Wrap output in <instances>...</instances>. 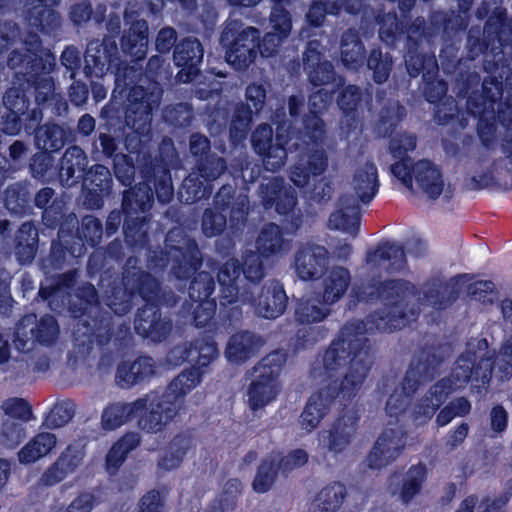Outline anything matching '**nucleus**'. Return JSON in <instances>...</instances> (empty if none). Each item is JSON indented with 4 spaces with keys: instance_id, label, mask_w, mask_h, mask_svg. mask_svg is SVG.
Masks as SVG:
<instances>
[{
    "instance_id": "nucleus-1",
    "label": "nucleus",
    "mask_w": 512,
    "mask_h": 512,
    "mask_svg": "<svg viewBox=\"0 0 512 512\" xmlns=\"http://www.w3.org/2000/svg\"><path fill=\"white\" fill-rule=\"evenodd\" d=\"M359 302L381 300L383 307L370 313L366 322L346 323L323 355V368L332 373L348 365L344 378L329 383L312 393L301 413L300 423L308 432L314 430L338 399L347 407L356 397L373 364L369 339L365 336L369 325L379 332L391 333L408 326L419 317V311L410 306V299L418 294L416 286L405 279L375 281L353 289Z\"/></svg>"
},
{
    "instance_id": "nucleus-2",
    "label": "nucleus",
    "mask_w": 512,
    "mask_h": 512,
    "mask_svg": "<svg viewBox=\"0 0 512 512\" xmlns=\"http://www.w3.org/2000/svg\"><path fill=\"white\" fill-rule=\"evenodd\" d=\"M168 356L176 365L185 362L192 365L178 374L162 393L151 391L132 402L109 403L101 414L104 430H116L136 419L137 427L146 434L164 431L178 415L185 395L201 382L209 365L219 356V350L213 336L205 335L174 346Z\"/></svg>"
},
{
    "instance_id": "nucleus-3",
    "label": "nucleus",
    "mask_w": 512,
    "mask_h": 512,
    "mask_svg": "<svg viewBox=\"0 0 512 512\" xmlns=\"http://www.w3.org/2000/svg\"><path fill=\"white\" fill-rule=\"evenodd\" d=\"M104 302L112 313L123 316L129 313L134 300L139 297L143 305L134 317L135 333L153 343L165 341L172 332L170 317L162 314V306H174L179 297L162 287L161 282L141 266L137 256H129L122 268L120 280L114 279L104 289Z\"/></svg>"
},
{
    "instance_id": "nucleus-4",
    "label": "nucleus",
    "mask_w": 512,
    "mask_h": 512,
    "mask_svg": "<svg viewBox=\"0 0 512 512\" xmlns=\"http://www.w3.org/2000/svg\"><path fill=\"white\" fill-rule=\"evenodd\" d=\"M152 134L128 132L124 139L127 151L135 155L142 181L122 192L123 215H150L156 198L162 204L169 203L174 194L171 163L176 155L173 141L165 137L159 152L153 155Z\"/></svg>"
},
{
    "instance_id": "nucleus-5",
    "label": "nucleus",
    "mask_w": 512,
    "mask_h": 512,
    "mask_svg": "<svg viewBox=\"0 0 512 512\" xmlns=\"http://www.w3.org/2000/svg\"><path fill=\"white\" fill-rule=\"evenodd\" d=\"M67 311L73 320L72 335L81 352L90 353L94 344L102 351L110 344L116 353L126 352L133 344L129 322L116 326L111 312L101 307L99 294L90 282L79 285L68 301Z\"/></svg>"
},
{
    "instance_id": "nucleus-6",
    "label": "nucleus",
    "mask_w": 512,
    "mask_h": 512,
    "mask_svg": "<svg viewBox=\"0 0 512 512\" xmlns=\"http://www.w3.org/2000/svg\"><path fill=\"white\" fill-rule=\"evenodd\" d=\"M164 59L153 55L148 59L145 69L139 62L118 68L116 89L126 96L124 108V126L129 132L152 134L153 111L160 105L163 88L161 85Z\"/></svg>"
},
{
    "instance_id": "nucleus-7",
    "label": "nucleus",
    "mask_w": 512,
    "mask_h": 512,
    "mask_svg": "<svg viewBox=\"0 0 512 512\" xmlns=\"http://www.w3.org/2000/svg\"><path fill=\"white\" fill-rule=\"evenodd\" d=\"M25 51L14 49L10 52L7 65L15 72V79L27 88L29 96L35 97V106L50 109L54 116H64L68 112V103L64 95L56 92L51 72L56 66V57L50 49L44 48L40 36L28 33Z\"/></svg>"
},
{
    "instance_id": "nucleus-8",
    "label": "nucleus",
    "mask_w": 512,
    "mask_h": 512,
    "mask_svg": "<svg viewBox=\"0 0 512 512\" xmlns=\"http://www.w3.org/2000/svg\"><path fill=\"white\" fill-rule=\"evenodd\" d=\"M505 65L488 63V74L481 84V93H472L466 100L467 112L477 118V135L484 146H489L495 137L497 124L505 130L512 128V91L503 98V74Z\"/></svg>"
},
{
    "instance_id": "nucleus-9",
    "label": "nucleus",
    "mask_w": 512,
    "mask_h": 512,
    "mask_svg": "<svg viewBox=\"0 0 512 512\" xmlns=\"http://www.w3.org/2000/svg\"><path fill=\"white\" fill-rule=\"evenodd\" d=\"M260 201L265 210L273 207L281 216V226L269 222L259 232L256 249L264 257L276 255L288 246L283 237L286 234L295 235L302 227L304 216L301 209H296L298 203L295 192L285 186L281 177H273L259 188Z\"/></svg>"
},
{
    "instance_id": "nucleus-10",
    "label": "nucleus",
    "mask_w": 512,
    "mask_h": 512,
    "mask_svg": "<svg viewBox=\"0 0 512 512\" xmlns=\"http://www.w3.org/2000/svg\"><path fill=\"white\" fill-rule=\"evenodd\" d=\"M335 92L336 88H320L309 95V113L303 116L300 131L307 153L291 167L289 175L298 188L308 186L312 177L322 175L328 167V155L322 147L326 129L321 113L332 103Z\"/></svg>"
},
{
    "instance_id": "nucleus-11",
    "label": "nucleus",
    "mask_w": 512,
    "mask_h": 512,
    "mask_svg": "<svg viewBox=\"0 0 512 512\" xmlns=\"http://www.w3.org/2000/svg\"><path fill=\"white\" fill-rule=\"evenodd\" d=\"M399 11H401L399 9ZM411 12V10L409 11ZM401 16V20L395 11L379 14L377 23L379 25V38L382 42L389 46H395L402 39L405 43V65L409 64L410 57L427 58L435 56L433 53H421L419 51L423 40L428 43L432 42L438 35L443 34L450 36L451 32L445 23L446 15L444 11H432L429 15V23L422 16L416 17L409 24L406 22L410 19V13Z\"/></svg>"
},
{
    "instance_id": "nucleus-12",
    "label": "nucleus",
    "mask_w": 512,
    "mask_h": 512,
    "mask_svg": "<svg viewBox=\"0 0 512 512\" xmlns=\"http://www.w3.org/2000/svg\"><path fill=\"white\" fill-rule=\"evenodd\" d=\"M512 39V17L508 18L507 10L503 7H496L489 15L483 28V37L474 35L470 30L467 35L466 48L470 60H475L483 55V69L488 63L505 65L507 71L503 79H509L510 64L503 58V49Z\"/></svg>"
},
{
    "instance_id": "nucleus-13",
    "label": "nucleus",
    "mask_w": 512,
    "mask_h": 512,
    "mask_svg": "<svg viewBox=\"0 0 512 512\" xmlns=\"http://www.w3.org/2000/svg\"><path fill=\"white\" fill-rule=\"evenodd\" d=\"M236 186V182L234 185L223 184L213 197L214 207L204 210L201 227L206 237L221 235L226 229L228 220L232 228L245 224L249 198L243 193L236 195Z\"/></svg>"
},
{
    "instance_id": "nucleus-14",
    "label": "nucleus",
    "mask_w": 512,
    "mask_h": 512,
    "mask_svg": "<svg viewBox=\"0 0 512 512\" xmlns=\"http://www.w3.org/2000/svg\"><path fill=\"white\" fill-rule=\"evenodd\" d=\"M406 69L411 78L422 74V94L424 99L434 104V121L441 126L449 124L455 117L456 102L446 97L448 83L439 78V66L435 56L420 58L410 57Z\"/></svg>"
},
{
    "instance_id": "nucleus-15",
    "label": "nucleus",
    "mask_w": 512,
    "mask_h": 512,
    "mask_svg": "<svg viewBox=\"0 0 512 512\" xmlns=\"http://www.w3.org/2000/svg\"><path fill=\"white\" fill-rule=\"evenodd\" d=\"M203 264L202 254L195 239L183 237L181 245L149 249L147 266L154 272H164L170 266L171 275L180 281L189 280Z\"/></svg>"
},
{
    "instance_id": "nucleus-16",
    "label": "nucleus",
    "mask_w": 512,
    "mask_h": 512,
    "mask_svg": "<svg viewBox=\"0 0 512 512\" xmlns=\"http://www.w3.org/2000/svg\"><path fill=\"white\" fill-rule=\"evenodd\" d=\"M3 104L7 112L1 118L0 128L6 135L14 136L22 130L27 135H32L43 119L40 107L30 108L28 90L15 78L13 86L3 96Z\"/></svg>"
},
{
    "instance_id": "nucleus-17",
    "label": "nucleus",
    "mask_w": 512,
    "mask_h": 512,
    "mask_svg": "<svg viewBox=\"0 0 512 512\" xmlns=\"http://www.w3.org/2000/svg\"><path fill=\"white\" fill-rule=\"evenodd\" d=\"M260 30L243 27L241 21L233 20L222 30L220 44L225 49L226 62L235 70L245 71L255 62L259 52Z\"/></svg>"
},
{
    "instance_id": "nucleus-18",
    "label": "nucleus",
    "mask_w": 512,
    "mask_h": 512,
    "mask_svg": "<svg viewBox=\"0 0 512 512\" xmlns=\"http://www.w3.org/2000/svg\"><path fill=\"white\" fill-rule=\"evenodd\" d=\"M286 360L287 355L284 351L275 350L258 362L255 367L256 378L248 388L251 410L262 409L276 398L278 378Z\"/></svg>"
},
{
    "instance_id": "nucleus-19",
    "label": "nucleus",
    "mask_w": 512,
    "mask_h": 512,
    "mask_svg": "<svg viewBox=\"0 0 512 512\" xmlns=\"http://www.w3.org/2000/svg\"><path fill=\"white\" fill-rule=\"evenodd\" d=\"M289 135L280 134L267 123L260 124L252 132L251 144L257 155L262 158L267 171L277 172L284 166L288 151L298 149V144H290Z\"/></svg>"
},
{
    "instance_id": "nucleus-20",
    "label": "nucleus",
    "mask_w": 512,
    "mask_h": 512,
    "mask_svg": "<svg viewBox=\"0 0 512 512\" xmlns=\"http://www.w3.org/2000/svg\"><path fill=\"white\" fill-rule=\"evenodd\" d=\"M398 121L381 114L379 127L383 128L384 136L390 137L389 152L397 161L391 165L390 170L394 177L399 179L405 187L411 186V162L412 158L408 152L413 151L417 146V137L412 133L402 132L392 135L396 131Z\"/></svg>"
},
{
    "instance_id": "nucleus-21",
    "label": "nucleus",
    "mask_w": 512,
    "mask_h": 512,
    "mask_svg": "<svg viewBox=\"0 0 512 512\" xmlns=\"http://www.w3.org/2000/svg\"><path fill=\"white\" fill-rule=\"evenodd\" d=\"M242 303L249 304L257 316L264 319H276L281 316L288 304L283 284L276 279L265 283L261 288L244 287L240 294Z\"/></svg>"
},
{
    "instance_id": "nucleus-22",
    "label": "nucleus",
    "mask_w": 512,
    "mask_h": 512,
    "mask_svg": "<svg viewBox=\"0 0 512 512\" xmlns=\"http://www.w3.org/2000/svg\"><path fill=\"white\" fill-rule=\"evenodd\" d=\"M82 72L87 79L102 78L107 72L114 74L125 65L119 55L117 42L113 38H103L102 41L92 40L87 44L84 53ZM116 83V79H114ZM118 91L116 88L114 92Z\"/></svg>"
},
{
    "instance_id": "nucleus-23",
    "label": "nucleus",
    "mask_w": 512,
    "mask_h": 512,
    "mask_svg": "<svg viewBox=\"0 0 512 512\" xmlns=\"http://www.w3.org/2000/svg\"><path fill=\"white\" fill-rule=\"evenodd\" d=\"M81 181L84 206L89 210L101 209L113 188V176L109 168L103 164H94L86 170Z\"/></svg>"
},
{
    "instance_id": "nucleus-24",
    "label": "nucleus",
    "mask_w": 512,
    "mask_h": 512,
    "mask_svg": "<svg viewBox=\"0 0 512 512\" xmlns=\"http://www.w3.org/2000/svg\"><path fill=\"white\" fill-rule=\"evenodd\" d=\"M442 363V358L431 350H422L409 365L401 382L402 392L412 397L420 385L434 379Z\"/></svg>"
},
{
    "instance_id": "nucleus-25",
    "label": "nucleus",
    "mask_w": 512,
    "mask_h": 512,
    "mask_svg": "<svg viewBox=\"0 0 512 512\" xmlns=\"http://www.w3.org/2000/svg\"><path fill=\"white\" fill-rule=\"evenodd\" d=\"M405 440L404 432L385 428L366 457L368 468L379 470L395 461L405 447Z\"/></svg>"
},
{
    "instance_id": "nucleus-26",
    "label": "nucleus",
    "mask_w": 512,
    "mask_h": 512,
    "mask_svg": "<svg viewBox=\"0 0 512 512\" xmlns=\"http://www.w3.org/2000/svg\"><path fill=\"white\" fill-rule=\"evenodd\" d=\"M16 334H20L35 343L50 347L56 343L60 327L57 319L50 314H45L37 319L35 313L26 314L16 324Z\"/></svg>"
},
{
    "instance_id": "nucleus-27",
    "label": "nucleus",
    "mask_w": 512,
    "mask_h": 512,
    "mask_svg": "<svg viewBox=\"0 0 512 512\" xmlns=\"http://www.w3.org/2000/svg\"><path fill=\"white\" fill-rule=\"evenodd\" d=\"M303 69L313 87L333 84L337 78L334 66L325 58L322 45L318 40L307 42L303 52Z\"/></svg>"
},
{
    "instance_id": "nucleus-28",
    "label": "nucleus",
    "mask_w": 512,
    "mask_h": 512,
    "mask_svg": "<svg viewBox=\"0 0 512 512\" xmlns=\"http://www.w3.org/2000/svg\"><path fill=\"white\" fill-rule=\"evenodd\" d=\"M204 48L197 38L186 37L176 44L173 51L174 64L180 68L176 78L179 82L190 83L200 73Z\"/></svg>"
},
{
    "instance_id": "nucleus-29",
    "label": "nucleus",
    "mask_w": 512,
    "mask_h": 512,
    "mask_svg": "<svg viewBox=\"0 0 512 512\" xmlns=\"http://www.w3.org/2000/svg\"><path fill=\"white\" fill-rule=\"evenodd\" d=\"M156 373V362L149 355H139L133 361L123 360L116 368L115 382L122 389L144 384Z\"/></svg>"
},
{
    "instance_id": "nucleus-30",
    "label": "nucleus",
    "mask_w": 512,
    "mask_h": 512,
    "mask_svg": "<svg viewBox=\"0 0 512 512\" xmlns=\"http://www.w3.org/2000/svg\"><path fill=\"white\" fill-rule=\"evenodd\" d=\"M60 0H27V24L45 35H51L61 26L60 14L54 9Z\"/></svg>"
},
{
    "instance_id": "nucleus-31",
    "label": "nucleus",
    "mask_w": 512,
    "mask_h": 512,
    "mask_svg": "<svg viewBox=\"0 0 512 512\" xmlns=\"http://www.w3.org/2000/svg\"><path fill=\"white\" fill-rule=\"evenodd\" d=\"M86 254L81 239L78 236H72L67 233V237L52 240L50 251L47 257L42 258L40 265L42 270L49 274L53 271L62 270L66 264L67 256L72 258H80Z\"/></svg>"
},
{
    "instance_id": "nucleus-32",
    "label": "nucleus",
    "mask_w": 512,
    "mask_h": 512,
    "mask_svg": "<svg viewBox=\"0 0 512 512\" xmlns=\"http://www.w3.org/2000/svg\"><path fill=\"white\" fill-rule=\"evenodd\" d=\"M361 206L354 194H343L339 197L337 208L328 219V225L333 230H339L352 236L360 231Z\"/></svg>"
},
{
    "instance_id": "nucleus-33",
    "label": "nucleus",
    "mask_w": 512,
    "mask_h": 512,
    "mask_svg": "<svg viewBox=\"0 0 512 512\" xmlns=\"http://www.w3.org/2000/svg\"><path fill=\"white\" fill-rule=\"evenodd\" d=\"M85 457L84 448L68 445L42 474L41 482L45 486H54L68 475L75 473L82 465Z\"/></svg>"
},
{
    "instance_id": "nucleus-34",
    "label": "nucleus",
    "mask_w": 512,
    "mask_h": 512,
    "mask_svg": "<svg viewBox=\"0 0 512 512\" xmlns=\"http://www.w3.org/2000/svg\"><path fill=\"white\" fill-rule=\"evenodd\" d=\"M327 264V250L322 246L302 247L296 251L295 271L301 280L319 279L326 271Z\"/></svg>"
},
{
    "instance_id": "nucleus-35",
    "label": "nucleus",
    "mask_w": 512,
    "mask_h": 512,
    "mask_svg": "<svg viewBox=\"0 0 512 512\" xmlns=\"http://www.w3.org/2000/svg\"><path fill=\"white\" fill-rule=\"evenodd\" d=\"M364 0H313L306 14V20L311 27L323 26L326 15H339L345 11L350 15H358L364 8Z\"/></svg>"
},
{
    "instance_id": "nucleus-36",
    "label": "nucleus",
    "mask_w": 512,
    "mask_h": 512,
    "mask_svg": "<svg viewBox=\"0 0 512 512\" xmlns=\"http://www.w3.org/2000/svg\"><path fill=\"white\" fill-rule=\"evenodd\" d=\"M411 186L413 188V179H415L419 188L428 195L429 198L435 200L443 192L444 181L441 170L431 160L422 159L417 162H411Z\"/></svg>"
},
{
    "instance_id": "nucleus-37",
    "label": "nucleus",
    "mask_w": 512,
    "mask_h": 512,
    "mask_svg": "<svg viewBox=\"0 0 512 512\" xmlns=\"http://www.w3.org/2000/svg\"><path fill=\"white\" fill-rule=\"evenodd\" d=\"M149 27L144 19H135L128 29L124 30L120 38V47L124 55L130 57L131 62H140L146 58L148 52Z\"/></svg>"
},
{
    "instance_id": "nucleus-38",
    "label": "nucleus",
    "mask_w": 512,
    "mask_h": 512,
    "mask_svg": "<svg viewBox=\"0 0 512 512\" xmlns=\"http://www.w3.org/2000/svg\"><path fill=\"white\" fill-rule=\"evenodd\" d=\"M101 116L106 119V124H100L96 139L93 142V152H100L106 160H113L119 152V141L110 133V127L114 126L115 119L121 118V111L113 105L107 104L101 109Z\"/></svg>"
},
{
    "instance_id": "nucleus-39",
    "label": "nucleus",
    "mask_w": 512,
    "mask_h": 512,
    "mask_svg": "<svg viewBox=\"0 0 512 512\" xmlns=\"http://www.w3.org/2000/svg\"><path fill=\"white\" fill-rule=\"evenodd\" d=\"M88 158L79 146L68 147L59 161L58 177L64 187L77 185L86 172Z\"/></svg>"
},
{
    "instance_id": "nucleus-40",
    "label": "nucleus",
    "mask_w": 512,
    "mask_h": 512,
    "mask_svg": "<svg viewBox=\"0 0 512 512\" xmlns=\"http://www.w3.org/2000/svg\"><path fill=\"white\" fill-rule=\"evenodd\" d=\"M34 135L35 146L42 151L59 152L64 146L74 141L73 130L53 122L39 123Z\"/></svg>"
},
{
    "instance_id": "nucleus-41",
    "label": "nucleus",
    "mask_w": 512,
    "mask_h": 512,
    "mask_svg": "<svg viewBox=\"0 0 512 512\" xmlns=\"http://www.w3.org/2000/svg\"><path fill=\"white\" fill-rule=\"evenodd\" d=\"M460 296L456 284L432 277L423 283V301L437 311H443L454 304Z\"/></svg>"
},
{
    "instance_id": "nucleus-42",
    "label": "nucleus",
    "mask_w": 512,
    "mask_h": 512,
    "mask_svg": "<svg viewBox=\"0 0 512 512\" xmlns=\"http://www.w3.org/2000/svg\"><path fill=\"white\" fill-rule=\"evenodd\" d=\"M262 337L250 331H240L232 335L228 341L225 355L229 362L243 364L254 356L263 346Z\"/></svg>"
},
{
    "instance_id": "nucleus-43",
    "label": "nucleus",
    "mask_w": 512,
    "mask_h": 512,
    "mask_svg": "<svg viewBox=\"0 0 512 512\" xmlns=\"http://www.w3.org/2000/svg\"><path fill=\"white\" fill-rule=\"evenodd\" d=\"M67 204L62 197H56L51 204L42 211V223L51 230H58L60 238L72 233V228L78 224V219L73 212H67Z\"/></svg>"
},
{
    "instance_id": "nucleus-44",
    "label": "nucleus",
    "mask_w": 512,
    "mask_h": 512,
    "mask_svg": "<svg viewBox=\"0 0 512 512\" xmlns=\"http://www.w3.org/2000/svg\"><path fill=\"white\" fill-rule=\"evenodd\" d=\"M379 186L378 169L373 162L367 161L355 170L352 187L358 202L369 204L377 195Z\"/></svg>"
},
{
    "instance_id": "nucleus-45",
    "label": "nucleus",
    "mask_w": 512,
    "mask_h": 512,
    "mask_svg": "<svg viewBox=\"0 0 512 512\" xmlns=\"http://www.w3.org/2000/svg\"><path fill=\"white\" fill-rule=\"evenodd\" d=\"M39 233L32 221L20 225L14 238V253L21 265L30 264L38 251Z\"/></svg>"
},
{
    "instance_id": "nucleus-46",
    "label": "nucleus",
    "mask_w": 512,
    "mask_h": 512,
    "mask_svg": "<svg viewBox=\"0 0 512 512\" xmlns=\"http://www.w3.org/2000/svg\"><path fill=\"white\" fill-rule=\"evenodd\" d=\"M366 263L375 266L387 263L386 270L389 273L399 272L406 265L405 250L400 244L381 243L374 250L367 252Z\"/></svg>"
},
{
    "instance_id": "nucleus-47",
    "label": "nucleus",
    "mask_w": 512,
    "mask_h": 512,
    "mask_svg": "<svg viewBox=\"0 0 512 512\" xmlns=\"http://www.w3.org/2000/svg\"><path fill=\"white\" fill-rule=\"evenodd\" d=\"M337 105L342 112L341 123L348 131L356 128L359 120V110L362 107L363 92L354 84L344 86L337 96Z\"/></svg>"
},
{
    "instance_id": "nucleus-48",
    "label": "nucleus",
    "mask_w": 512,
    "mask_h": 512,
    "mask_svg": "<svg viewBox=\"0 0 512 512\" xmlns=\"http://www.w3.org/2000/svg\"><path fill=\"white\" fill-rule=\"evenodd\" d=\"M358 422L357 415L339 416L328 431V450L334 454L342 453L351 443L358 428Z\"/></svg>"
},
{
    "instance_id": "nucleus-49",
    "label": "nucleus",
    "mask_w": 512,
    "mask_h": 512,
    "mask_svg": "<svg viewBox=\"0 0 512 512\" xmlns=\"http://www.w3.org/2000/svg\"><path fill=\"white\" fill-rule=\"evenodd\" d=\"M341 60L345 67L358 70L365 64L366 49L356 29L343 32L340 42Z\"/></svg>"
},
{
    "instance_id": "nucleus-50",
    "label": "nucleus",
    "mask_w": 512,
    "mask_h": 512,
    "mask_svg": "<svg viewBox=\"0 0 512 512\" xmlns=\"http://www.w3.org/2000/svg\"><path fill=\"white\" fill-rule=\"evenodd\" d=\"M351 283L349 269L342 266L333 267L322 282V302L332 305L338 302L347 292Z\"/></svg>"
},
{
    "instance_id": "nucleus-51",
    "label": "nucleus",
    "mask_w": 512,
    "mask_h": 512,
    "mask_svg": "<svg viewBox=\"0 0 512 512\" xmlns=\"http://www.w3.org/2000/svg\"><path fill=\"white\" fill-rule=\"evenodd\" d=\"M141 443V437L138 432H127L122 435L108 450L105 457V468L110 475L116 474L128 454L135 450Z\"/></svg>"
},
{
    "instance_id": "nucleus-52",
    "label": "nucleus",
    "mask_w": 512,
    "mask_h": 512,
    "mask_svg": "<svg viewBox=\"0 0 512 512\" xmlns=\"http://www.w3.org/2000/svg\"><path fill=\"white\" fill-rule=\"evenodd\" d=\"M3 204L14 216L23 217L32 211V195L29 184L15 182L7 186L3 192Z\"/></svg>"
},
{
    "instance_id": "nucleus-53",
    "label": "nucleus",
    "mask_w": 512,
    "mask_h": 512,
    "mask_svg": "<svg viewBox=\"0 0 512 512\" xmlns=\"http://www.w3.org/2000/svg\"><path fill=\"white\" fill-rule=\"evenodd\" d=\"M240 276V262L235 257L229 258L222 264L217 272V282L220 287L219 301L225 305L223 300L230 302L237 295H240L237 280Z\"/></svg>"
},
{
    "instance_id": "nucleus-54",
    "label": "nucleus",
    "mask_w": 512,
    "mask_h": 512,
    "mask_svg": "<svg viewBox=\"0 0 512 512\" xmlns=\"http://www.w3.org/2000/svg\"><path fill=\"white\" fill-rule=\"evenodd\" d=\"M57 438L53 433L40 432L31 438L18 452L21 464H32L48 455L56 446Z\"/></svg>"
},
{
    "instance_id": "nucleus-55",
    "label": "nucleus",
    "mask_w": 512,
    "mask_h": 512,
    "mask_svg": "<svg viewBox=\"0 0 512 512\" xmlns=\"http://www.w3.org/2000/svg\"><path fill=\"white\" fill-rule=\"evenodd\" d=\"M346 496L347 490L343 483H330L317 493L311 505V512H338Z\"/></svg>"
},
{
    "instance_id": "nucleus-56",
    "label": "nucleus",
    "mask_w": 512,
    "mask_h": 512,
    "mask_svg": "<svg viewBox=\"0 0 512 512\" xmlns=\"http://www.w3.org/2000/svg\"><path fill=\"white\" fill-rule=\"evenodd\" d=\"M150 215L136 216L135 214L124 215L123 235L128 246L133 248H144L149 244L148 223Z\"/></svg>"
},
{
    "instance_id": "nucleus-57",
    "label": "nucleus",
    "mask_w": 512,
    "mask_h": 512,
    "mask_svg": "<svg viewBox=\"0 0 512 512\" xmlns=\"http://www.w3.org/2000/svg\"><path fill=\"white\" fill-rule=\"evenodd\" d=\"M428 471L422 462L411 465L406 471L400 486L399 497L404 504H409L420 494L427 480Z\"/></svg>"
},
{
    "instance_id": "nucleus-58",
    "label": "nucleus",
    "mask_w": 512,
    "mask_h": 512,
    "mask_svg": "<svg viewBox=\"0 0 512 512\" xmlns=\"http://www.w3.org/2000/svg\"><path fill=\"white\" fill-rule=\"evenodd\" d=\"M213 193V184L205 182L199 174H189L179 187V199L186 204L209 199Z\"/></svg>"
},
{
    "instance_id": "nucleus-59",
    "label": "nucleus",
    "mask_w": 512,
    "mask_h": 512,
    "mask_svg": "<svg viewBox=\"0 0 512 512\" xmlns=\"http://www.w3.org/2000/svg\"><path fill=\"white\" fill-rule=\"evenodd\" d=\"M254 110L248 103L239 102L235 105L229 125V136L232 142H239L246 138L250 131Z\"/></svg>"
},
{
    "instance_id": "nucleus-60",
    "label": "nucleus",
    "mask_w": 512,
    "mask_h": 512,
    "mask_svg": "<svg viewBox=\"0 0 512 512\" xmlns=\"http://www.w3.org/2000/svg\"><path fill=\"white\" fill-rule=\"evenodd\" d=\"M191 440L184 434H177L169 443L167 451L158 461V466L163 470H173L180 466L190 448Z\"/></svg>"
},
{
    "instance_id": "nucleus-61",
    "label": "nucleus",
    "mask_w": 512,
    "mask_h": 512,
    "mask_svg": "<svg viewBox=\"0 0 512 512\" xmlns=\"http://www.w3.org/2000/svg\"><path fill=\"white\" fill-rule=\"evenodd\" d=\"M280 473L276 465V459L272 457L263 458L256 470L252 481V489L256 493L264 494L272 489Z\"/></svg>"
},
{
    "instance_id": "nucleus-62",
    "label": "nucleus",
    "mask_w": 512,
    "mask_h": 512,
    "mask_svg": "<svg viewBox=\"0 0 512 512\" xmlns=\"http://www.w3.org/2000/svg\"><path fill=\"white\" fill-rule=\"evenodd\" d=\"M262 255L258 251L247 250L240 263V274L242 273L247 281L244 287L256 288L265 276V266Z\"/></svg>"
},
{
    "instance_id": "nucleus-63",
    "label": "nucleus",
    "mask_w": 512,
    "mask_h": 512,
    "mask_svg": "<svg viewBox=\"0 0 512 512\" xmlns=\"http://www.w3.org/2000/svg\"><path fill=\"white\" fill-rule=\"evenodd\" d=\"M367 68L372 71V79L377 84L385 83L392 71L393 59L392 56L386 52L383 53L380 47L372 48L367 60Z\"/></svg>"
},
{
    "instance_id": "nucleus-64",
    "label": "nucleus",
    "mask_w": 512,
    "mask_h": 512,
    "mask_svg": "<svg viewBox=\"0 0 512 512\" xmlns=\"http://www.w3.org/2000/svg\"><path fill=\"white\" fill-rule=\"evenodd\" d=\"M163 121L174 128H188L194 119V110L191 104L180 102L170 104L162 110Z\"/></svg>"
}]
</instances>
